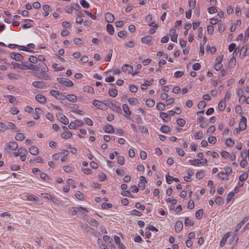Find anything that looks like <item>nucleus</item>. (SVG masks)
<instances>
[{
	"label": "nucleus",
	"instance_id": "16",
	"mask_svg": "<svg viewBox=\"0 0 249 249\" xmlns=\"http://www.w3.org/2000/svg\"><path fill=\"white\" fill-rule=\"evenodd\" d=\"M11 64L13 66H14V69H15V67H17L18 68L22 70H25L26 67V64L24 62H22L21 64L17 63L14 62H12Z\"/></svg>",
	"mask_w": 249,
	"mask_h": 249
},
{
	"label": "nucleus",
	"instance_id": "28",
	"mask_svg": "<svg viewBox=\"0 0 249 249\" xmlns=\"http://www.w3.org/2000/svg\"><path fill=\"white\" fill-rule=\"evenodd\" d=\"M79 211V208L71 207L69 209V213L72 215H75L78 213Z\"/></svg>",
	"mask_w": 249,
	"mask_h": 249
},
{
	"label": "nucleus",
	"instance_id": "39",
	"mask_svg": "<svg viewBox=\"0 0 249 249\" xmlns=\"http://www.w3.org/2000/svg\"><path fill=\"white\" fill-rule=\"evenodd\" d=\"M189 162L192 165L194 166H199L200 163H202L198 159H195L194 160H190Z\"/></svg>",
	"mask_w": 249,
	"mask_h": 249
},
{
	"label": "nucleus",
	"instance_id": "7",
	"mask_svg": "<svg viewBox=\"0 0 249 249\" xmlns=\"http://www.w3.org/2000/svg\"><path fill=\"white\" fill-rule=\"evenodd\" d=\"M92 104L94 106L101 109H104L106 107V105L103 102L97 100H93Z\"/></svg>",
	"mask_w": 249,
	"mask_h": 249
},
{
	"label": "nucleus",
	"instance_id": "45",
	"mask_svg": "<svg viewBox=\"0 0 249 249\" xmlns=\"http://www.w3.org/2000/svg\"><path fill=\"white\" fill-rule=\"evenodd\" d=\"M184 224L186 226H193L194 224V222L187 217L185 219Z\"/></svg>",
	"mask_w": 249,
	"mask_h": 249
},
{
	"label": "nucleus",
	"instance_id": "11",
	"mask_svg": "<svg viewBox=\"0 0 249 249\" xmlns=\"http://www.w3.org/2000/svg\"><path fill=\"white\" fill-rule=\"evenodd\" d=\"M140 180V181L138 183V187L140 190H143L145 188V185L146 182V180L145 177L143 176H141Z\"/></svg>",
	"mask_w": 249,
	"mask_h": 249
},
{
	"label": "nucleus",
	"instance_id": "49",
	"mask_svg": "<svg viewBox=\"0 0 249 249\" xmlns=\"http://www.w3.org/2000/svg\"><path fill=\"white\" fill-rule=\"evenodd\" d=\"M6 127L7 129H11L16 130L17 129V127L16 126L15 124L12 122H8Z\"/></svg>",
	"mask_w": 249,
	"mask_h": 249
},
{
	"label": "nucleus",
	"instance_id": "12",
	"mask_svg": "<svg viewBox=\"0 0 249 249\" xmlns=\"http://www.w3.org/2000/svg\"><path fill=\"white\" fill-rule=\"evenodd\" d=\"M152 19V16L151 15H148L145 18L146 22L148 24V25L151 27H156L157 26L154 22H151Z\"/></svg>",
	"mask_w": 249,
	"mask_h": 249
},
{
	"label": "nucleus",
	"instance_id": "63",
	"mask_svg": "<svg viewBox=\"0 0 249 249\" xmlns=\"http://www.w3.org/2000/svg\"><path fill=\"white\" fill-rule=\"evenodd\" d=\"M10 111L12 114L15 115V114H17V113H18V112H19V110H18L17 107H12L10 108Z\"/></svg>",
	"mask_w": 249,
	"mask_h": 249
},
{
	"label": "nucleus",
	"instance_id": "3",
	"mask_svg": "<svg viewBox=\"0 0 249 249\" xmlns=\"http://www.w3.org/2000/svg\"><path fill=\"white\" fill-rule=\"evenodd\" d=\"M50 94L55 97L56 99L59 100H65V95H64L63 93L59 92L57 90H51L50 91Z\"/></svg>",
	"mask_w": 249,
	"mask_h": 249
},
{
	"label": "nucleus",
	"instance_id": "61",
	"mask_svg": "<svg viewBox=\"0 0 249 249\" xmlns=\"http://www.w3.org/2000/svg\"><path fill=\"white\" fill-rule=\"evenodd\" d=\"M28 60L33 63H36L37 62V58L35 56L31 55L29 57Z\"/></svg>",
	"mask_w": 249,
	"mask_h": 249
},
{
	"label": "nucleus",
	"instance_id": "18",
	"mask_svg": "<svg viewBox=\"0 0 249 249\" xmlns=\"http://www.w3.org/2000/svg\"><path fill=\"white\" fill-rule=\"evenodd\" d=\"M104 130L105 132L108 133H113L114 132V129L112 125L110 124L105 126L104 127Z\"/></svg>",
	"mask_w": 249,
	"mask_h": 249
},
{
	"label": "nucleus",
	"instance_id": "25",
	"mask_svg": "<svg viewBox=\"0 0 249 249\" xmlns=\"http://www.w3.org/2000/svg\"><path fill=\"white\" fill-rule=\"evenodd\" d=\"M249 218L248 217H245L240 223H239L237 226L235 231H238L243 226V225L248 220Z\"/></svg>",
	"mask_w": 249,
	"mask_h": 249
},
{
	"label": "nucleus",
	"instance_id": "54",
	"mask_svg": "<svg viewBox=\"0 0 249 249\" xmlns=\"http://www.w3.org/2000/svg\"><path fill=\"white\" fill-rule=\"evenodd\" d=\"M196 178L198 179H201L204 177V173L202 171H198L196 174Z\"/></svg>",
	"mask_w": 249,
	"mask_h": 249
},
{
	"label": "nucleus",
	"instance_id": "62",
	"mask_svg": "<svg viewBox=\"0 0 249 249\" xmlns=\"http://www.w3.org/2000/svg\"><path fill=\"white\" fill-rule=\"evenodd\" d=\"M206 103L204 101H201L198 104V107L199 109H202L206 106Z\"/></svg>",
	"mask_w": 249,
	"mask_h": 249
},
{
	"label": "nucleus",
	"instance_id": "14",
	"mask_svg": "<svg viewBox=\"0 0 249 249\" xmlns=\"http://www.w3.org/2000/svg\"><path fill=\"white\" fill-rule=\"evenodd\" d=\"M183 223L181 221H178L175 224V231L177 232H179L183 229Z\"/></svg>",
	"mask_w": 249,
	"mask_h": 249
},
{
	"label": "nucleus",
	"instance_id": "27",
	"mask_svg": "<svg viewBox=\"0 0 249 249\" xmlns=\"http://www.w3.org/2000/svg\"><path fill=\"white\" fill-rule=\"evenodd\" d=\"M38 65H39V67H41V71L42 73H45L48 71V69L46 64H45L44 63H39L38 64Z\"/></svg>",
	"mask_w": 249,
	"mask_h": 249
},
{
	"label": "nucleus",
	"instance_id": "64",
	"mask_svg": "<svg viewBox=\"0 0 249 249\" xmlns=\"http://www.w3.org/2000/svg\"><path fill=\"white\" fill-rule=\"evenodd\" d=\"M241 153L242 157L244 158L248 157V160H249V149L248 150L247 153L246 151H242Z\"/></svg>",
	"mask_w": 249,
	"mask_h": 249
},
{
	"label": "nucleus",
	"instance_id": "29",
	"mask_svg": "<svg viewBox=\"0 0 249 249\" xmlns=\"http://www.w3.org/2000/svg\"><path fill=\"white\" fill-rule=\"evenodd\" d=\"M160 130L164 133H167L170 131V128L168 125H162L160 127Z\"/></svg>",
	"mask_w": 249,
	"mask_h": 249
},
{
	"label": "nucleus",
	"instance_id": "56",
	"mask_svg": "<svg viewBox=\"0 0 249 249\" xmlns=\"http://www.w3.org/2000/svg\"><path fill=\"white\" fill-rule=\"evenodd\" d=\"M248 177V175L247 173H244L242 175H240L239 177V180L243 182L245 181Z\"/></svg>",
	"mask_w": 249,
	"mask_h": 249
},
{
	"label": "nucleus",
	"instance_id": "23",
	"mask_svg": "<svg viewBox=\"0 0 249 249\" xmlns=\"http://www.w3.org/2000/svg\"><path fill=\"white\" fill-rule=\"evenodd\" d=\"M65 99H67L71 102L74 103L77 101V97L73 94H69L65 96Z\"/></svg>",
	"mask_w": 249,
	"mask_h": 249
},
{
	"label": "nucleus",
	"instance_id": "10",
	"mask_svg": "<svg viewBox=\"0 0 249 249\" xmlns=\"http://www.w3.org/2000/svg\"><path fill=\"white\" fill-rule=\"evenodd\" d=\"M122 71L128 73H130L133 71V68L132 66L129 64H124L122 66Z\"/></svg>",
	"mask_w": 249,
	"mask_h": 249
},
{
	"label": "nucleus",
	"instance_id": "47",
	"mask_svg": "<svg viewBox=\"0 0 249 249\" xmlns=\"http://www.w3.org/2000/svg\"><path fill=\"white\" fill-rule=\"evenodd\" d=\"M177 123L180 126H183L185 124V121L182 118H178L177 120Z\"/></svg>",
	"mask_w": 249,
	"mask_h": 249
},
{
	"label": "nucleus",
	"instance_id": "20",
	"mask_svg": "<svg viewBox=\"0 0 249 249\" xmlns=\"http://www.w3.org/2000/svg\"><path fill=\"white\" fill-rule=\"evenodd\" d=\"M230 235H231L230 232H227V233H226L225 234V235L224 236L223 238L221 239L220 243V245L221 247H223L225 245L227 238L229 237Z\"/></svg>",
	"mask_w": 249,
	"mask_h": 249
},
{
	"label": "nucleus",
	"instance_id": "52",
	"mask_svg": "<svg viewBox=\"0 0 249 249\" xmlns=\"http://www.w3.org/2000/svg\"><path fill=\"white\" fill-rule=\"evenodd\" d=\"M121 195L124 196H127L130 197H133L132 195H131L130 192L129 191H122L121 193Z\"/></svg>",
	"mask_w": 249,
	"mask_h": 249
},
{
	"label": "nucleus",
	"instance_id": "17",
	"mask_svg": "<svg viewBox=\"0 0 249 249\" xmlns=\"http://www.w3.org/2000/svg\"><path fill=\"white\" fill-rule=\"evenodd\" d=\"M160 117L164 120L165 122H168L171 120V117L168 114L165 112H160Z\"/></svg>",
	"mask_w": 249,
	"mask_h": 249
},
{
	"label": "nucleus",
	"instance_id": "4",
	"mask_svg": "<svg viewBox=\"0 0 249 249\" xmlns=\"http://www.w3.org/2000/svg\"><path fill=\"white\" fill-rule=\"evenodd\" d=\"M57 117L58 118L60 122L66 125L69 124V120L66 116L62 115L61 113H59L56 114Z\"/></svg>",
	"mask_w": 249,
	"mask_h": 249
},
{
	"label": "nucleus",
	"instance_id": "36",
	"mask_svg": "<svg viewBox=\"0 0 249 249\" xmlns=\"http://www.w3.org/2000/svg\"><path fill=\"white\" fill-rule=\"evenodd\" d=\"M109 94L110 96L115 97L118 94V91L117 89H109Z\"/></svg>",
	"mask_w": 249,
	"mask_h": 249
},
{
	"label": "nucleus",
	"instance_id": "2",
	"mask_svg": "<svg viewBox=\"0 0 249 249\" xmlns=\"http://www.w3.org/2000/svg\"><path fill=\"white\" fill-rule=\"evenodd\" d=\"M57 81L59 83L67 87H72L73 85L72 82L71 80L64 77L57 78Z\"/></svg>",
	"mask_w": 249,
	"mask_h": 249
},
{
	"label": "nucleus",
	"instance_id": "57",
	"mask_svg": "<svg viewBox=\"0 0 249 249\" xmlns=\"http://www.w3.org/2000/svg\"><path fill=\"white\" fill-rule=\"evenodd\" d=\"M208 12L210 14H213L217 12V10L215 7H211L208 9Z\"/></svg>",
	"mask_w": 249,
	"mask_h": 249
},
{
	"label": "nucleus",
	"instance_id": "37",
	"mask_svg": "<svg viewBox=\"0 0 249 249\" xmlns=\"http://www.w3.org/2000/svg\"><path fill=\"white\" fill-rule=\"evenodd\" d=\"M221 156L225 159H227L228 158H230L231 160H233L232 156H231L228 152L226 151H223L221 153Z\"/></svg>",
	"mask_w": 249,
	"mask_h": 249
},
{
	"label": "nucleus",
	"instance_id": "30",
	"mask_svg": "<svg viewBox=\"0 0 249 249\" xmlns=\"http://www.w3.org/2000/svg\"><path fill=\"white\" fill-rule=\"evenodd\" d=\"M41 110L40 108L36 107L35 108V113L33 115V118L35 119H38L40 117L39 114L41 113Z\"/></svg>",
	"mask_w": 249,
	"mask_h": 249
},
{
	"label": "nucleus",
	"instance_id": "13",
	"mask_svg": "<svg viewBox=\"0 0 249 249\" xmlns=\"http://www.w3.org/2000/svg\"><path fill=\"white\" fill-rule=\"evenodd\" d=\"M105 19L108 23L113 22L115 19L114 16L111 13L107 12L105 15Z\"/></svg>",
	"mask_w": 249,
	"mask_h": 249
},
{
	"label": "nucleus",
	"instance_id": "15",
	"mask_svg": "<svg viewBox=\"0 0 249 249\" xmlns=\"http://www.w3.org/2000/svg\"><path fill=\"white\" fill-rule=\"evenodd\" d=\"M141 41L142 43L149 44V45H151L153 44V41L151 40V36H150L142 37L141 38Z\"/></svg>",
	"mask_w": 249,
	"mask_h": 249
},
{
	"label": "nucleus",
	"instance_id": "42",
	"mask_svg": "<svg viewBox=\"0 0 249 249\" xmlns=\"http://www.w3.org/2000/svg\"><path fill=\"white\" fill-rule=\"evenodd\" d=\"M157 108L160 111L164 110L165 108V105L162 103H159L157 105Z\"/></svg>",
	"mask_w": 249,
	"mask_h": 249
},
{
	"label": "nucleus",
	"instance_id": "31",
	"mask_svg": "<svg viewBox=\"0 0 249 249\" xmlns=\"http://www.w3.org/2000/svg\"><path fill=\"white\" fill-rule=\"evenodd\" d=\"M107 32L110 35H113L114 33V28L113 26L110 24L107 25Z\"/></svg>",
	"mask_w": 249,
	"mask_h": 249
},
{
	"label": "nucleus",
	"instance_id": "1",
	"mask_svg": "<svg viewBox=\"0 0 249 249\" xmlns=\"http://www.w3.org/2000/svg\"><path fill=\"white\" fill-rule=\"evenodd\" d=\"M247 127V119L245 117H242L239 124V128H236V132L238 134L240 131H243Z\"/></svg>",
	"mask_w": 249,
	"mask_h": 249
},
{
	"label": "nucleus",
	"instance_id": "33",
	"mask_svg": "<svg viewBox=\"0 0 249 249\" xmlns=\"http://www.w3.org/2000/svg\"><path fill=\"white\" fill-rule=\"evenodd\" d=\"M217 176L219 178L221 179H228L227 175L223 171L220 172L218 173Z\"/></svg>",
	"mask_w": 249,
	"mask_h": 249
},
{
	"label": "nucleus",
	"instance_id": "26",
	"mask_svg": "<svg viewBox=\"0 0 249 249\" xmlns=\"http://www.w3.org/2000/svg\"><path fill=\"white\" fill-rule=\"evenodd\" d=\"M83 90L84 92H87L91 94H93L94 92V89L92 87H90L89 86H86L84 87Z\"/></svg>",
	"mask_w": 249,
	"mask_h": 249
},
{
	"label": "nucleus",
	"instance_id": "59",
	"mask_svg": "<svg viewBox=\"0 0 249 249\" xmlns=\"http://www.w3.org/2000/svg\"><path fill=\"white\" fill-rule=\"evenodd\" d=\"M214 31V27L212 25H208L207 26V32L210 35H212Z\"/></svg>",
	"mask_w": 249,
	"mask_h": 249
},
{
	"label": "nucleus",
	"instance_id": "21",
	"mask_svg": "<svg viewBox=\"0 0 249 249\" xmlns=\"http://www.w3.org/2000/svg\"><path fill=\"white\" fill-rule=\"evenodd\" d=\"M36 99L37 102L40 103H44L46 101V98L44 96L40 94H37L36 96Z\"/></svg>",
	"mask_w": 249,
	"mask_h": 249
},
{
	"label": "nucleus",
	"instance_id": "34",
	"mask_svg": "<svg viewBox=\"0 0 249 249\" xmlns=\"http://www.w3.org/2000/svg\"><path fill=\"white\" fill-rule=\"evenodd\" d=\"M226 107V103L225 101H220L218 105V109L220 111H223L224 110Z\"/></svg>",
	"mask_w": 249,
	"mask_h": 249
},
{
	"label": "nucleus",
	"instance_id": "40",
	"mask_svg": "<svg viewBox=\"0 0 249 249\" xmlns=\"http://www.w3.org/2000/svg\"><path fill=\"white\" fill-rule=\"evenodd\" d=\"M123 108L125 114L128 115H130L131 112L129 110V108L126 104H124L123 105Z\"/></svg>",
	"mask_w": 249,
	"mask_h": 249
},
{
	"label": "nucleus",
	"instance_id": "5",
	"mask_svg": "<svg viewBox=\"0 0 249 249\" xmlns=\"http://www.w3.org/2000/svg\"><path fill=\"white\" fill-rule=\"evenodd\" d=\"M18 144L16 142H10L5 145L4 148H9L10 150H14L18 148Z\"/></svg>",
	"mask_w": 249,
	"mask_h": 249
},
{
	"label": "nucleus",
	"instance_id": "8",
	"mask_svg": "<svg viewBox=\"0 0 249 249\" xmlns=\"http://www.w3.org/2000/svg\"><path fill=\"white\" fill-rule=\"evenodd\" d=\"M170 35L171 36V40L174 42H177L178 35L176 33V30L172 28L170 31Z\"/></svg>",
	"mask_w": 249,
	"mask_h": 249
},
{
	"label": "nucleus",
	"instance_id": "41",
	"mask_svg": "<svg viewBox=\"0 0 249 249\" xmlns=\"http://www.w3.org/2000/svg\"><path fill=\"white\" fill-rule=\"evenodd\" d=\"M25 137L23 134L22 133H18L15 136V139L17 141H21L24 139Z\"/></svg>",
	"mask_w": 249,
	"mask_h": 249
},
{
	"label": "nucleus",
	"instance_id": "53",
	"mask_svg": "<svg viewBox=\"0 0 249 249\" xmlns=\"http://www.w3.org/2000/svg\"><path fill=\"white\" fill-rule=\"evenodd\" d=\"M40 177L43 180H48L50 179L48 175L45 173H41Z\"/></svg>",
	"mask_w": 249,
	"mask_h": 249
},
{
	"label": "nucleus",
	"instance_id": "51",
	"mask_svg": "<svg viewBox=\"0 0 249 249\" xmlns=\"http://www.w3.org/2000/svg\"><path fill=\"white\" fill-rule=\"evenodd\" d=\"M101 206L103 209H106L107 208H111L112 207V204L104 202L102 204Z\"/></svg>",
	"mask_w": 249,
	"mask_h": 249
},
{
	"label": "nucleus",
	"instance_id": "44",
	"mask_svg": "<svg viewBox=\"0 0 249 249\" xmlns=\"http://www.w3.org/2000/svg\"><path fill=\"white\" fill-rule=\"evenodd\" d=\"M117 161L119 164L121 165H124L125 162V159L124 157L122 156H119L118 157Z\"/></svg>",
	"mask_w": 249,
	"mask_h": 249
},
{
	"label": "nucleus",
	"instance_id": "35",
	"mask_svg": "<svg viewBox=\"0 0 249 249\" xmlns=\"http://www.w3.org/2000/svg\"><path fill=\"white\" fill-rule=\"evenodd\" d=\"M204 211L202 209H199L196 212L195 216L198 219H200L203 214Z\"/></svg>",
	"mask_w": 249,
	"mask_h": 249
},
{
	"label": "nucleus",
	"instance_id": "19",
	"mask_svg": "<svg viewBox=\"0 0 249 249\" xmlns=\"http://www.w3.org/2000/svg\"><path fill=\"white\" fill-rule=\"evenodd\" d=\"M29 152L33 155H36L39 152V149L35 146H32L29 148Z\"/></svg>",
	"mask_w": 249,
	"mask_h": 249
},
{
	"label": "nucleus",
	"instance_id": "38",
	"mask_svg": "<svg viewBox=\"0 0 249 249\" xmlns=\"http://www.w3.org/2000/svg\"><path fill=\"white\" fill-rule=\"evenodd\" d=\"M146 105L148 107H152L155 105V101L151 99H148L146 100Z\"/></svg>",
	"mask_w": 249,
	"mask_h": 249
},
{
	"label": "nucleus",
	"instance_id": "43",
	"mask_svg": "<svg viewBox=\"0 0 249 249\" xmlns=\"http://www.w3.org/2000/svg\"><path fill=\"white\" fill-rule=\"evenodd\" d=\"M98 243L101 249H108L107 246L104 244L103 241L99 238L98 239Z\"/></svg>",
	"mask_w": 249,
	"mask_h": 249
},
{
	"label": "nucleus",
	"instance_id": "6",
	"mask_svg": "<svg viewBox=\"0 0 249 249\" xmlns=\"http://www.w3.org/2000/svg\"><path fill=\"white\" fill-rule=\"evenodd\" d=\"M11 57L16 61L21 62L23 60V56L18 53H10Z\"/></svg>",
	"mask_w": 249,
	"mask_h": 249
},
{
	"label": "nucleus",
	"instance_id": "22",
	"mask_svg": "<svg viewBox=\"0 0 249 249\" xmlns=\"http://www.w3.org/2000/svg\"><path fill=\"white\" fill-rule=\"evenodd\" d=\"M87 221L92 226L97 227L99 224L96 220L91 217L88 218Z\"/></svg>",
	"mask_w": 249,
	"mask_h": 249
},
{
	"label": "nucleus",
	"instance_id": "48",
	"mask_svg": "<svg viewBox=\"0 0 249 249\" xmlns=\"http://www.w3.org/2000/svg\"><path fill=\"white\" fill-rule=\"evenodd\" d=\"M6 97L8 98L10 103L14 104L17 102L16 99L14 96L7 95H6Z\"/></svg>",
	"mask_w": 249,
	"mask_h": 249
},
{
	"label": "nucleus",
	"instance_id": "32",
	"mask_svg": "<svg viewBox=\"0 0 249 249\" xmlns=\"http://www.w3.org/2000/svg\"><path fill=\"white\" fill-rule=\"evenodd\" d=\"M72 136V133L70 131H66L65 132H63L61 134V136L62 138L63 139H68V138H69L70 137H71Z\"/></svg>",
	"mask_w": 249,
	"mask_h": 249
},
{
	"label": "nucleus",
	"instance_id": "58",
	"mask_svg": "<svg viewBox=\"0 0 249 249\" xmlns=\"http://www.w3.org/2000/svg\"><path fill=\"white\" fill-rule=\"evenodd\" d=\"M74 168L73 167H71V166H65L64 167H63V170L66 172H71L73 170Z\"/></svg>",
	"mask_w": 249,
	"mask_h": 249
},
{
	"label": "nucleus",
	"instance_id": "50",
	"mask_svg": "<svg viewBox=\"0 0 249 249\" xmlns=\"http://www.w3.org/2000/svg\"><path fill=\"white\" fill-rule=\"evenodd\" d=\"M80 3L84 8H88L89 7V3L85 0H81Z\"/></svg>",
	"mask_w": 249,
	"mask_h": 249
},
{
	"label": "nucleus",
	"instance_id": "46",
	"mask_svg": "<svg viewBox=\"0 0 249 249\" xmlns=\"http://www.w3.org/2000/svg\"><path fill=\"white\" fill-rule=\"evenodd\" d=\"M233 197V192L231 191L230 193H229L227 195L226 197V202L229 203L231 201V200L232 199V197Z\"/></svg>",
	"mask_w": 249,
	"mask_h": 249
},
{
	"label": "nucleus",
	"instance_id": "24",
	"mask_svg": "<svg viewBox=\"0 0 249 249\" xmlns=\"http://www.w3.org/2000/svg\"><path fill=\"white\" fill-rule=\"evenodd\" d=\"M26 69L25 70H32L36 71H37L39 70V65H34L33 64H30L29 65H26Z\"/></svg>",
	"mask_w": 249,
	"mask_h": 249
},
{
	"label": "nucleus",
	"instance_id": "55",
	"mask_svg": "<svg viewBox=\"0 0 249 249\" xmlns=\"http://www.w3.org/2000/svg\"><path fill=\"white\" fill-rule=\"evenodd\" d=\"M208 142L210 143V144H214L216 142V139L215 137H213V136H211V137H209L208 139Z\"/></svg>",
	"mask_w": 249,
	"mask_h": 249
},
{
	"label": "nucleus",
	"instance_id": "60",
	"mask_svg": "<svg viewBox=\"0 0 249 249\" xmlns=\"http://www.w3.org/2000/svg\"><path fill=\"white\" fill-rule=\"evenodd\" d=\"M128 101L130 104L132 105H136L137 102V99L135 98H129L128 99Z\"/></svg>",
	"mask_w": 249,
	"mask_h": 249
},
{
	"label": "nucleus",
	"instance_id": "9",
	"mask_svg": "<svg viewBox=\"0 0 249 249\" xmlns=\"http://www.w3.org/2000/svg\"><path fill=\"white\" fill-rule=\"evenodd\" d=\"M32 85L36 88L43 89L46 88V85L43 81H36L33 82Z\"/></svg>",
	"mask_w": 249,
	"mask_h": 249
}]
</instances>
